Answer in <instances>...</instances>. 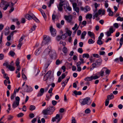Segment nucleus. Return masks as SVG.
I'll return each instance as SVG.
<instances>
[{
    "label": "nucleus",
    "instance_id": "nucleus-1",
    "mask_svg": "<svg viewBox=\"0 0 123 123\" xmlns=\"http://www.w3.org/2000/svg\"><path fill=\"white\" fill-rule=\"evenodd\" d=\"M102 60L101 59H99L94 60L92 63L90 67V70H93L94 68L99 67L101 65L102 63Z\"/></svg>",
    "mask_w": 123,
    "mask_h": 123
},
{
    "label": "nucleus",
    "instance_id": "nucleus-2",
    "mask_svg": "<svg viewBox=\"0 0 123 123\" xmlns=\"http://www.w3.org/2000/svg\"><path fill=\"white\" fill-rule=\"evenodd\" d=\"M43 54L45 55H49L52 57L53 55L55 54V52L54 50H52L50 46H49L45 49Z\"/></svg>",
    "mask_w": 123,
    "mask_h": 123
},
{
    "label": "nucleus",
    "instance_id": "nucleus-3",
    "mask_svg": "<svg viewBox=\"0 0 123 123\" xmlns=\"http://www.w3.org/2000/svg\"><path fill=\"white\" fill-rule=\"evenodd\" d=\"M90 98L88 97L84 99H81L80 100L79 102L82 105H84L86 104L87 105H90L91 103V101H90Z\"/></svg>",
    "mask_w": 123,
    "mask_h": 123
},
{
    "label": "nucleus",
    "instance_id": "nucleus-4",
    "mask_svg": "<svg viewBox=\"0 0 123 123\" xmlns=\"http://www.w3.org/2000/svg\"><path fill=\"white\" fill-rule=\"evenodd\" d=\"M6 2L4 0H1V2L0 3V7L2 8H3L4 10H6L7 8L9 6V4H6Z\"/></svg>",
    "mask_w": 123,
    "mask_h": 123
},
{
    "label": "nucleus",
    "instance_id": "nucleus-5",
    "mask_svg": "<svg viewBox=\"0 0 123 123\" xmlns=\"http://www.w3.org/2000/svg\"><path fill=\"white\" fill-rule=\"evenodd\" d=\"M16 101H14L12 105V107L13 108L17 107L19 105L20 98L19 97L17 96L15 98Z\"/></svg>",
    "mask_w": 123,
    "mask_h": 123
},
{
    "label": "nucleus",
    "instance_id": "nucleus-6",
    "mask_svg": "<svg viewBox=\"0 0 123 123\" xmlns=\"http://www.w3.org/2000/svg\"><path fill=\"white\" fill-rule=\"evenodd\" d=\"M62 118V116L60 117V115L57 114L55 117L52 118V121L53 122L56 121L57 123H58L60 121Z\"/></svg>",
    "mask_w": 123,
    "mask_h": 123
},
{
    "label": "nucleus",
    "instance_id": "nucleus-7",
    "mask_svg": "<svg viewBox=\"0 0 123 123\" xmlns=\"http://www.w3.org/2000/svg\"><path fill=\"white\" fill-rule=\"evenodd\" d=\"M50 31L51 35L52 36L54 37L55 36L56 33V31L55 29L53 28L52 26H51L50 27Z\"/></svg>",
    "mask_w": 123,
    "mask_h": 123
},
{
    "label": "nucleus",
    "instance_id": "nucleus-8",
    "mask_svg": "<svg viewBox=\"0 0 123 123\" xmlns=\"http://www.w3.org/2000/svg\"><path fill=\"white\" fill-rule=\"evenodd\" d=\"M64 18L65 20L67 22L69 23L72 24L73 23L72 21V17L71 16L69 15L68 16L65 15L64 16Z\"/></svg>",
    "mask_w": 123,
    "mask_h": 123
},
{
    "label": "nucleus",
    "instance_id": "nucleus-9",
    "mask_svg": "<svg viewBox=\"0 0 123 123\" xmlns=\"http://www.w3.org/2000/svg\"><path fill=\"white\" fill-rule=\"evenodd\" d=\"M50 40V38L48 36L44 35L43 37V40L42 42L43 44V43L44 44L48 43Z\"/></svg>",
    "mask_w": 123,
    "mask_h": 123
},
{
    "label": "nucleus",
    "instance_id": "nucleus-10",
    "mask_svg": "<svg viewBox=\"0 0 123 123\" xmlns=\"http://www.w3.org/2000/svg\"><path fill=\"white\" fill-rule=\"evenodd\" d=\"M114 32L112 26L110 27L109 29V31H107L106 32V35L108 37H109L111 36V33H113Z\"/></svg>",
    "mask_w": 123,
    "mask_h": 123
},
{
    "label": "nucleus",
    "instance_id": "nucleus-11",
    "mask_svg": "<svg viewBox=\"0 0 123 123\" xmlns=\"http://www.w3.org/2000/svg\"><path fill=\"white\" fill-rule=\"evenodd\" d=\"M51 73V71L49 70L46 74L44 76L43 80L44 81L47 80L49 77Z\"/></svg>",
    "mask_w": 123,
    "mask_h": 123
},
{
    "label": "nucleus",
    "instance_id": "nucleus-12",
    "mask_svg": "<svg viewBox=\"0 0 123 123\" xmlns=\"http://www.w3.org/2000/svg\"><path fill=\"white\" fill-rule=\"evenodd\" d=\"M44 92V89L43 88H41L38 92L37 96V97H41L43 94Z\"/></svg>",
    "mask_w": 123,
    "mask_h": 123
},
{
    "label": "nucleus",
    "instance_id": "nucleus-13",
    "mask_svg": "<svg viewBox=\"0 0 123 123\" xmlns=\"http://www.w3.org/2000/svg\"><path fill=\"white\" fill-rule=\"evenodd\" d=\"M25 86L27 87V89L25 92H30L33 91V88L30 86H28L26 85Z\"/></svg>",
    "mask_w": 123,
    "mask_h": 123
},
{
    "label": "nucleus",
    "instance_id": "nucleus-14",
    "mask_svg": "<svg viewBox=\"0 0 123 123\" xmlns=\"http://www.w3.org/2000/svg\"><path fill=\"white\" fill-rule=\"evenodd\" d=\"M87 34L90 37L93 39H95V35L93 32L89 31L88 32Z\"/></svg>",
    "mask_w": 123,
    "mask_h": 123
},
{
    "label": "nucleus",
    "instance_id": "nucleus-15",
    "mask_svg": "<svg viewBox=\"0 0 123 123\" xmlns=\"http://www.w3.org/2000/svg\"><path fill=\"white\" fill-rule=\"evenodd\" d=\"M63 4L62 2H60L59 5L57 6L58 9L60 11H62V7Z\"/></svg>",
    "mask_w": 123,
    "mask_h": 123
},
{
    "label": "nucleus",
    "instance_id": "nucleus-16",
    "mask_svg": "<svg viewBox=\"0 0 123 123\" xmlns=\"http://www.w3.org/2000/svg\"><path fill=\"white\" fill-rule=\"evenodd\" d=\"M90 7L88 6H85L84 8V11L85 12H87L88 11H90Z\"/></svg>",
    "mask_w": 123,
    "mask_h": 123
},
{
    "label": "nucleus",
    "instance_id": "nucleus-17",
    "mask_svg": "<svg viewBox=\"0 0 123 123\" xmlns=\"http://www.w3.org/2000/svg\"><path fill=\"white\" fill-rule=\"evenodd\" d=\"M107 11L109 12L108 14L110 16H113V12L110 8L108 9Z\"/></svg>",
    "mask_w": 123,
    "mask_h": 123
},
{
    "label": "nucleus",
    "instance_id": "nucleus-18",
    "mask_svg": "<svg viewBox=\"0 0 123 123\" xmlns=\"http://www.w3.org/2000/svg\"><path fill=\"white\" fill-rule=\"evenodd\" d=\"M84 80L86 81H91L92 80V76L90 77H85Z\"/></svg>",
    "mask_w": 123,
    "mask_h": 123
},
{
    "label": "nucleus",
    "instance_id": "nucleus-19",
    "mask_svg": "<svg viewBox=\"0 0 123 123\" xmlns=\"http://www.w3.org/2000/svg\"><path fill=\"white\" fill-rule=\"evenodd\" d=\"M49 110L48 109L44 110L43 111V113L45 114L50 115L52 114V113L49 112Z\"/></svg>",
    "mask_w": 123,
    "mask_h": 123
},
{
    "label": "nucleus",
    "instance_id": "nucleus-20",
    "mask_svg": "<svg viewBox=\"0 0 123 123\" xmlns=\"http://www.w3.org/2000/svg\"><path fill=\"white\" fill-rule=\"evenodd\" d=\"M66 8H65V7H64V9H65L66 11L67 12H68L67 11V10L69 12H68V13H70V12H71V7H70V6H66Z\"/></svg>",
    "mask_w": 123,
    "mask_h": 123
},
{
    "label": "nucleus",
    "instance_id": "nucleus-21",
    "mask_svg": "<svg viewBox=\"0 0 123 123\" xmlns=\"http://www.w3.org/2000/svg\"><path fill=\"white\" fill-rule=\"evenodd\" d=\"M18 0H11L10 5V7H12L17 2Z\"/></svg>",
    "mask_w": 123,
    "mask_h": 123
},
{
    "label": "nucleus",
    "instance_id": "nucleus-22",
    "mask_svg": "<svg viewBox=\"0 0 123 123\" xmlns=\"http://www.w3.org/2000/svg\"><path fill=\"white\" fill-rule=\"evenodd\" d=\"M86 34V32L85 31H83L81 34L80 37V39H84L85 38V36Z\"/></svg>",
    "mask_w": 123,
    "mask_h": 123
},
{
    "label": "nucleus",
    "instance_id": "nucleus-23",
    "mask_svg": "<svg viewBox=\"0 0 123 123\" xmlns=\"http://www.w3.org/2000/svg\"><path fill=\"white\" fill-rule=\"evenodd\" d=\"M73 9L74 11L77 12V4L76 3H74L72 4Z\"/></svg>",
    "mask_w": 123,
    "mask_h": 123
},
{
    "label": "nucleus",
    "instance_id": "nucleus-24",
    "mask_svg": "<svg viewBox=\"0 0 123 123\" xmlns=\"http://www.w3.org/2000/svg\"><path fill=\"white\" fill-rule=\"evenodd\" d=\"M79 57L80 58V59L81 61H79L78 62H77V63H79V64H83L84 63V59L82 58H81V55H80Z\"/></svg>",
    "mask_w": 123,
    "mask_h": 123
},
{
    "label": "nucleus",
    "instance_id": "nucleus-25",
    "mask_svg": "<svg viewBox=\"0 0 123 123\" xmlns=\"http://www.w3.org/2000/svg\"><path fill=\"white\" fill-rule=\"evenodd\" d=\"M25 18L28 20H30L32 18V16H31L29 14H26L25 16Z\"/></svg>",
    "mask_w": 123,
    "mask_h": 123
},
{
    "label": "nucleus",
    "instance_id": "nucleus-26",
    "mask_svg": "<svg viewBox=\"0 0 123 123\" xmlns=\"http://www.w3.org/2000/svg\"><path fill=\"white\" fill-rule=\"evenodd\" d=\"M114 96L113 93H111L110 95H108L107 96V98L108 99H111L114 98Z\"/></svg>",
    "mask_w": 123,
    "mask_h": 123
},
{
    "label": "nucleus",
    "instance_id": "nucleus-27",
    "mask_svg": "<svg viewBox=\"0 0 123 123\" xmlns=\"http://www.w3.org/2000/svg\"><path fill=\"white\" fill-rule=\"evenodd\" d=\"M103 68H104V70L106 73V74H109L111 72L110 71L105 67H104Z\"/></svg>",
    "mask_w": 123,
    "mask_h": 123
},
{
    "label": "nucleus",
    "instance_id": "nucleus-28",
    "mask_svg": "<svg viewBox=\"0 0 123 123\" xmlns=\"http://www.w3.org/2000/svg\"><path fill=\"white\" fill-rule=\"evenodd\" d=\"M41 51V49L40 48L38 49L35 51V54L36 55H39Z\"/></svg>",
    "mask_w": 123,
    "mask_h": 123
},
{
    "label": "nucleus",
    "instance_id": "nucleus-29",
    "mask_svg": "<svg viewBox=\"0 0 123 123\" xmlns=\"http://www.w3.org/2000/svg\"><path fill=\"white\" fill-rule=\"evenodd\" d=\"M82 57L83 58H89L90 56L89 54L87 53H85L83 54L82 55Z\"/></svg>",
    "mask_w": 123,
    "mask_h": 123
},
{
    "label": "nucleus",
    "instance_id": "nucleus-30",
    "mask_svg": "<svg viewBox=\"0 0 123 123\" xmlns=\"http://www.w3.org/2000/svg\"><path fill=\"white\" fill-rule=\"evenodd\" d=\"M10 32L9 31V28H6L5 31V34L6 36L8 35L9 33Z\"/></svg>",
    "mask_w": 123,
    "mask_h": 123
},
{
    "label": "nucleus",
    "instance_id": "nucleus-31",
    "mask_svg": "<svg viewBox=\"0 0 123 123\" xmlns=\"http://www.w3.org/2000/svg\"><path fill=\"white\" fill-rule=\"evenodd\" d=\"M92 17V15L91 14H87L86 17V19L89 18V19H91Z\"/></svg>",
    "mask_w": 123,
    "mask_h": 123
},
{
    "label": "nucleus",
    "instance_id": "nucleus-32",
    "mask_svg": "<svg viewBox=\"0 0 123 123\" xmlns=\"http://www.w3.org/2000/svg\"><path fill=\"white\" fill-rule=\"evenodd\" d=\"M67 37V33H65L62 34L61 36V39L64 40Z\"/></svg>",
    "mask_w": 123,
    "mask_h": 123
},
{
    "label": "nucleus",
    "instance_id": "nucleus-33",
    "mask_svg": "<svg viewBox=\"0 0 123 123\" xmlns=\"http://www.w3.org/2000/svg\"><path fill=\"white\" fill-rule=\"evenodd\" d=\"M86 21L84 20L81 23V25H80V27L82 28L83 26H86Z\"/></svg>",
    "mask_w": 123,
    "mask_h": 123
},
{
    "label": "nucleus",
    "instance_id": "nucleus-34",
    "mask_svg": "<svg viewBox=\"0 0 123 123\" xmlns=\"http://www.w3.org/2000/svg\"><path fill=\"white\" fill-rule=\"evenodd\" d=\"M77 27V24H75L74 27H73L72 29L73 30H74L76 29V30H75L73 32V35H74L76 33V30H77V29H76V28Z\"/></svg>",
    "mask_w": 123,
    "mask_h": 123
},
{
    "label": "nucleus",
    "instance_id": "nucleus-35",
    "mask_svg": "<svg viewBox=\"0 0 123 123\" xmlns=\"http://www.w3.org/2000/svg\"><path fill=\"white\" fill-rule=\"evenodd\" d=\"M55 109L54 107L53 106L49 108L50 113H52V114L53 112L55 110Z\"/></svg>",
    "mask_w": 123,
    "mask_h": 123
},
{
    "label": "nucleus",
    "instance_id": "nucleus-36",
    "mask_svg": "<svg viewBox=\"0 0 123 123\" xmlns=\"http://www.w3.org/2000/svg\"><path fill=\"white\" fill-rule=\"evenodd\" d=\"M36 107L33 105H31L30 106L29 109L30 111H33L35 109Z\"/></svg>",
    "mask_w": 123,
    "mask_h": 123
},
{
    "label": "nucleus",
    "instance_id": "nucleus-37",
    "mask_svg": "<svg viewBox=\"0 0 123 123\" xmlns=\"http://www.w3.org/2000/svg\"><path fill=\"white\" fill-rule=\"evenodd\" d=\"M104 68H103L99 72V74L101 76H103L105 70H104Z\"/></svg>",
    "mask_w": 123,
    "mask_h": 123
},
{
    "label": "nucleus",
    "instance_id": "nucleus-38",
    "mask_svg": "<svg viewBox=\"0 0 123 123\" xmlns=\"http://www.w3.org/2000/svg\"><path fill=\"white\" fill-rule=\"evenodd\" d=\"M7 68L11 71H13L15 69V68L10 65H9Z\"/></svg>",
    "mask_w": 123,
    "mask_h": 123
},
{
    "label": "nucleus",
    "instance_id": "nucleus-39",
    "mask_svg": "<svg viewBox=\"0 0 123 123\" xmlns=\"http://www.w3.org/2000/svg\"><path fill=\"white\" fill-rule=\"evenodd\" d=\"M80 65L79 63H77V71L80 72L81 70V68L80 66Z\"/></svg>",
    "mask_w": 123,
    "mask_h": 123
},
{
    "label": "nucleus",
    "instance_id": "nucleus-40",
    "mask_svg": "<svg viewBox=\"0 0 123 123\" xmlns=\"http://www.w3.org/2000/svg\"><path fill=\"white\" fill-rule=\"evenodd\" d=\"M94 41L93 40L92 38H90L88 39V43L89 44H92L94 42Z\"/></svg>",
    "mask_w": 123,
    "mask_h": 123
},
{
    "label": "nucleus",
    "instance_id": "nucleus-41",
    "mask_svg": "<svg viewBox=\"0 0 123 123\" xmlns=\"http://www.w3.org/2000/svg\"><path fill=\"white\" fill-rule=\"evenodd\" d=\"M77 51L80 54H81L82 53L83 51L81 48H79L78 49Z\"/></svg>",
    "mask_w": 123,
    "mask_h": 123
},
{
    "label": "nucleus",
    "instance_id": "nucleus-42",
    "mask_svg": "<svg viewBox=\"0 0 123 123\" xmlns=\"http://www.w3.org/2000/svg\"><path fill=\"white\" fill-rule=\"evenodd\" d=\"M67 83V81H66V80H65L63 81L61 84L62 86H65Z\"/></svg>",
    "mask_w": 123,
    "mask_h": 123
},
{
    "label": "nucleus",
    "instance_id": "nucleus-43",
    "mask_svg": "<svg viewBox=\"0 0 123 123\" xmlns=\"http://www.w3.org/2000/svg\"><path fill=\"white\" fill-rule=\"evenodd\" d=\"M97 43L98 45H101L103 43V42L101 40H98L97 42Z\"/></svg>",
    "mask_w": 123,
    "mask_h": 123
},
{
    "label": "nucleus",
    "instance_id": "nucleus-44",
    "mask_svg": "<svg viewBox=\"0 0 123 123\" xmlns=\"http://www.w3.org/2000/svg\"><path fill=\"white\" fill-rule=\"evenodd\" d=\"M91 112V111L89 108H87L85 111V113L86 114H88Z\"/></svg>",
    "mask_w": 123,
    "mask_h": 123
},
{
    "label": "nucleus",
    "instance_id": "nucleus-45",
    "mask_svg": "<svg viewBox=\"0 0 123 123\" xmlns=\"http://www.w3.org/2000/svg\"><path fill=\"white\" fill-rule=\"evenodd\" d=\"M92 80H96V79H98L99 78V77L97 75H95L94 76L92 75Z\"/></svg>",
    "mask_w": 123,
    "mask_h": 123
},
{
    "label": "nucleus",
    "instance_id": "nucleus-46",
    "mask_svg": "<svg viewBox=\"0 0 123 123\" xmlns=\"http://www.w3.org/2000/svg\"><path fill=\"white\" fill-rule=\"evenodd\" d=\"M117 21H123V18H121L120 16L118 17L116 19Z\"/></svg>",
    "mask_w": 123,
    "mask_h": 123
},
{
    "label": "nucleus",
    "instance_id": "nucleus-47",
    "mask_svg": "<svg viewBox=\"0 0 123 123\" xmlns=\"http://www.w3.org/2000/svg\"><path fill=\"white\" fill-rule=\"evenodd\" d=\"M32 18L37 22H39V20L34 16H32Z\"/></svg>",
    "mask_w": 123,
    "mask_h": 123
},
{
    "label": "nucleus",
    "instance_id": "nucleus-48",
    "mask_svg": "<svg viewBox=\"0 0 123 123\" xmlns=\"http://www.w3.org/2000/svg\"><path fill=\"white\" fill-rule=\"evenodd\" d=\"M15 64L16 66H19L20 64L19 60L18 58H17L15 62Z\"/></svg>",
    "mask_w": 123,
    "mask_h": 123
},
{
    "label": "nucleus",
    "instance_id": "nucleus-49",
    "mask_svg": "<svg viewBox=\"0 0 123 123\" xmlns=\"http://www.w3.org/2000/svg\"><path fill=\"white\" fill-rule=\"evenodd\" d=\"M54 0H50L49 3L48 5V7H50L51 5V4L54 3Z\"/></svg>",
    "mask_w": 123,
    "mask_h": 123
},
{
    "label": "nucleus",
    "instance_id": "nucleus-50",
    "mask_svg": "<svg viewBox=\"0 0 123 123\" xmlns=\"http://www.w3.org/2000/svg\"><path fill=\"white\" fill-rule=\"evenodd\" d=\"M37 26L35 25H33L32 28H31V32H32L33 31L35 30Z\"/></svg>",
    "mask_w": 123,
    "mask_h": 123
},
{
    "label": "nucleus",
    "instance_id": "nucleus-51",
    "mask_svg": "<svg viewBox=\"0 0 123 123\" xmlns=\"http://www.w3.org/2000/svg\"><path fill=\"white\" fill-rule=\"evenodd\" d=\"M110 99H107L105 100V106H107L109 104Z\"/></svg>",
    "mask_w": 123,
    "mask_h": 123
},
{
    "label": "nucleus",
    "instance_id": "nucleus-52",
    "mask_svg": "<svg viewBox=\"0 0 123 123\" xmlns=\"http://www.w3.org/2000/svg\"><path fill=\"white\" fill-rule=\"evenodd\" d=\"M93 57H95L97 58H98L100 57L99 55L98 54H93Z\"/></svg>",
    "mask_w": 123,
    "mask_h": 123
},
{
    "label": "nucleus",
    "instance_id": "nucleus-53",
    "mask_svg": "<svg viewBox=\"0 0 123 123\" xmlns=\"http://www.w3.org/2000/svg\"><path fill=\"white\" fill-rule=\"evenodd\" d=\"M67 33V36L68 35L70 37L71 36L72 32L68 30L67 31L66 33Z\"/></svg>",
    "mask_w": 123,
    "mask_h": 123
},
{
    "label": "nucleus",
    "instance_id": "nucleus-54",
    "mask_svg": "<svg viewBox=\"0 0 123 123\" xmlns=\"http://www.w3.org/2000/svg\"><path fill=\"white\" fill-rule=\"evenodd\" d=\"M113 25L114 27L116 28H118L119 26L118 23H115L113 24Z\"/></svg>",
    "mask_w": 123,
    "mask_h": 123
},
{
    "label": "nucleus",
    "instance_id": "nucleus-55",
    "mask_svg": "<svg viewBox=\"0 0 123 123\" xmlns=\"http://www.w3.org/2000/svg\"><path fill=\"white\" fill-rule=\"evenodd\" d=\"M24 115V114L22 113H20L18 114L17 116L18 117H21Z\"/></svg>",
    "mask_w": 123,
    "mask_h": 123
},
{
    "label": "nucleus",
    "instance_id": "nucleus-56",
    "mask_svg": "<svg viewBox=\"0 0 123 123\" xmlns=\"http://www.w3.org/2000/svg\"><path fill=\"white\" fill-rule=\"evenodd\" d=\"M22 76L23 79L25 80H26L27 79L25 75L23 73H22Z\"/></svg>",
    "mask_w": 123,
    "mask_h": 123
},
{
    "label": "nucleus",
    "instance_id": "nucleus-57",
    "mask_svg": "<svg viewBox=\"0 0 123 123\" xmlns=\"http://www.w3.org/2000/svg\"><path fill=\"white\" fill-rule=\"evenodd\" d=\"M7 74H4L3 75V77L4 78L6 79V80H8L9 79V78L7 76H6Z\"/></svg>",
    "mask_w": 123,
    "mask_h": 123
},
{
    "label": "nucleus",
    "instance_id": "nucleus-58",
    "mask_svg": "<svg viewBox=\"0 0 123 123\" xmlns=\"http://www.w3.org/2000/svg\"><path fill=\"white\" fill-rule=\"evenodd\" d=\"M43 16V17L44 19H45V20L46 21V15L45 14V13L44 12H42L41 13Z\"/></svg>",
    "mask_w": 123,
    "mask_h": 123
},
{
    "label": "nucleus",
    "instance_id": "nucleus-59",
    "mask_svg": "<svg viewBox=\"0 0 123 123\" xmlns=\"http://www.w3.org/2000/svg\"><path fill=\"white\" fill-rule=\"evenodd\" d=\"M3 34L2 33L0 37V44L1 43L2 41V39L3 38Z\"/></svg>",
    "mask_w": 123,
    "mask_h": 123
},
{
    "label": "nucleus",
    "instance_id": "nucleus-60",
    "mask_svg": "<svg viewBox=\"0 0 123 123\" xmlns=\"http://www.w3.org/2000/svg\"><path fill=\"white\" fill-rule=\"evenodd\" d=\"M63 51L64 53H66L67 52V49L65 47H64L63 49Z\"/></svg>",
    "mask_w": 123,
    "mask_h": 123
},
{
    "label": "nucleus",
    "instance_id": "nucleus-61",
    "mask_svg": "<svg viewBox=\"0 0 123 123\" xmlns=\"http://www.w3.org/2000/svg\"><path fill=\"white\" fill-rule=\"evenodd\" d=\"M52 104L53 105H55L57 103V101H56L54 100H53L52 101Z\"/></svg>",
    "mask_w": 123,
    "mask_h": 123
},
{
    "label": "nucleus",
    "instance_id": "nucleus-62",
    "mask_svg": "<svg viewBox=\"0 0 123 123\" xmlns=\"http://www.w3.org/2000/svg\"><path fill=\"white\" fill-rule=\"evenodd\" d=\"M13 116L11 115H9L8 117V120H11L13 118Z\"/></svg>",
    "mask_w": 123,
    "mask_h": 123
},
{
    "label": "nucleus",
    "instance_id": "nucleus-63",
    "mask_svg": "<svg viewBox=\"0 0 123 123\" xmlns=\"http://www.w3.org/2000/svg\"><path fill=\"white\" fill-rule=\"evenodd\" d=\"M14 53L12 51H10L9 52L10 55L12 56H13L14 55Z\"/></svg>",
    "mask_w": 123,
    "mask_h": 123
},
{
    "label": "nucleus",
    "instance_id": "nucleus-64",
    "mask_svg": "<svg viewBox=\"0 0 123 123\" xmlns=\"http://www.w3.org/2000/svg\"><path fill=\"white\" fill-rule=\"evenodd\" d=\"M4 27V26L2 24H0V31L3 29Z\"/></svg>",
    "mask_w": 123,
    "mask_h": 123
}]
</instances>
